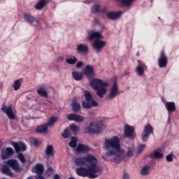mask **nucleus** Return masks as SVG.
Segmentation results:
<instances>
[{
  "mask_svg": "<svg viewBox=\"0 0 179 179\" xmlns=\"http://www.w3.org/2000/svg\"><path fill=\"white\" fill-rule=\"evenodd\" d=\"M32 143L34 146H38V145H40V141L38 140L34 139L32 140Z\"/></svg>",
  "mask_w": 179,
  "mask_h": 179,
  "instance_id": "48",
  "label": "nucleus"
},
{
  "mask_svg": "<svg viewBox=\"0 0 179 179\" xmlns=\"http://www.w3.org/2000/svg\"><path fill=\"white\" fill-rule=\"evenodd\" d=\"M45 153L47 159H49L50 156H54V147L52 145H48Z\"/></svg>",
  "mask_w": 179,
  "mask_h": 179,
  "instance_id": "26",
  "label": "nucleus"
},
{
  "mask_svg": "<svg viewBox=\"0 0 179 179\" xmlns=\"http://www.w3.org/2000/svg\"><path fill=\"white\" fill-rule=\"evenodd\" d=\"M66 62L69 65H75V64L78 62V58H76L75 56H73L71 58L66 59Z\"/></svg>",
  "mask_w": 179,
  "mask_h": 179,
  "instance_id": "37",
  "label": "nucleus"
},
{
  "mask_svg": "<svg viewBox=\"0 0 179 179\" xmlns=\"http://www.w3.org/2000/svg\"><path fill=\"white\" fill-rule=\"evenodd\" d=\"M76 150L77 153L85 154V153H87V152L90 150V148L87 145L78 144Z\"/></svg>",
  "mask_w": 179,
  "mask_h": 179,
  "instance_id": "22",
  "label": "nucleus"
},
{
  "mask_svg": "<svg viewBox=\"0 0 179 179\" xmlns=\"http://www.w3.org/2000/svg\"><path fill=\"white\" fill-rule=\"evenodd\" d=\"M122 12H108L106 14L107 17L111 20H116V19H120Z\"/></svg>",
  "mask_w": 179,
  "mask_h": 179,
  "instance_id": "25",
  "label": "nucleus"
},
{
  "mask_svg": "<svg viewBox=\"0 0 179 179\" xmlns=\"http://www.w3.org/2000/svg\"><path fill=\"white\" fill-rule=\"evenodd\" d=\"M122 179H129V173L124 171L123 176H122Z\"/></svg>",
  "mask_w": 179,
  "mask_h": 179,
  "instance_id": "47",
  "label": "nucleus"
},
{
  "mask_svg": "<svg viewBox=\"0 0 179 179\" xmlns=\"http://www.w3.org/2000/svg\"><path fill=\"white\" fill-rule=\"evenodd\" d=\"M23 16L24 20L29 24H31V26H40V22L31 14L25 13Z\"/></svg>",
  "mask_w": 179,
  "mask_h": 179,
  "instance_id": "10",
  "label": "nucleus"
},
{
  "mask_svg": "<svg viewBox=\"0 0 179 179\" xmlns=\"http://www.w3.org/2000/svg\"><path fill=\"white\" fill-rule=\"evenodd\" d=\"M106 128V125H104L103 123H96L92 122L91 123L89 127H87V131L89 134H100L101 132L102 129H104Z\"/></svg>",
  "mask_w": 179,
  "mask_h": 179,
  "instance_id": "6",
  "label": "nucleus"
},
{
  "mask_svg": "<svg viewBox=\"0 0 179 179\" xmlns=\"http://www.w3.org/2000/svg\"><path fill=\"white\" fill-rule=\"evenodd\" d=\"M17 158L23 164L26 163V158H24V155H23V153L18 154Z\"/></svg>",
  "mask_w": 179,
  "mask_h": 179,
  "instance_id": "43",
  "label": "nucleus"
},
{
  "mask_svg": "<svg viewBox=\"0 0 179 179\" xmlns=\"http://www.w3.org/2000/svg\"><path fill=\"white\" fill-rule=\"evenodd\" d=\"M76 51L78 54H87L89 52V46L80 43L76 46Z\"/></svg>",
  "mask_w": 179,
  "mask_h": 179,
  "instance_id": "19",
  "label": "nucleus"
},
{
  "mask_svg": "<svg viewBox=\"0 0 179 179\" xmlns=\"http://www.w3.org/2000/svg\"><path fill=\"white\" fill-rule=\"evenodd\" d=\"M37 93L39 94V96H41L42 97H44L45 99L48 98V95L47 94V91L43 87H40L37 90Z\"/></svg>",
  "mask_w": 179,
  "mask_h": 179,
  "instance_id": "35",
  "label": "nucleus"
},
{
  "mask_svg": "<svg viewBox=\"0 0 179 179\" xmlns=\"http://www.w3.org/2000/svg\"><path fill=\"white\" fill-rule=\"evenodd\" d=\"M165 107L169 113H173L176 111V103L174 102H167L165 104Z\"/></svg>",
  "mask_w": 179,
  "mask_h": 179,
  "instance_id": "27",
  "label": "nucleus"
},
{
  "mask_svg": "<svg viewBox=\"0 0 179 179\" xmlns=\"http://www.w3.org/2000/svg\"><path fill=\"white\" fill-rule=\"evenodd\" d=\"M83 72L87 79H93L94 78V69H93V66L87 65Z\"/></svg>",
  "mask_w": 179,
  "mask_h": 179,
  "instance_id": "15",
  "label": "nucleus"
},
{
  "mask_svg": "<svg viewBox=\"0 0 179 179\" xmlns=\"http://www.w3.org/2000/svg\"><path fill=\"white\" fill-rule=\"evenodd\" d=\"M105 149L106 155H103V159H107V156L108 157L113 156V162L117 164L125 160V157H134V155H135V148L129 147L127 148L125 155V150L121 149V140L117 136L105 140Z\"/></svg>",
  "mask_w": 179,
  "mask_h": 179,
  "instance_id": "1",
  "label": "nucleus"
},
{
  "mask_svg": "<svg viewBox=\"0 0 179 179\" xmlns=\"http://www.w3.org/2000/svg\"><path fill=\"white\" fill-rule=\"evenodd\" d=\"M62 136L64 139L69 138V136H71V131H69V129H64V132L62 134Z\"/></svg>",
  "mask_w": 179,
  "mask_h": 179,
  "instance_id": "41",
  "label": "nucleus"
},
{
  "mask_svg": "<svg viewBox=\"0 0 179 179\" xmlns=\"http://www.w3.org/2000/svg\"><path fill=\"white\" fill-rule=\"evenodd\" d=\"M72 76L75 79V80H82V79H83V73L73 71Z\"/></svg>",
  "mask_w": 179,
  "mask_h": 179,
  "instance_id": "33",
  "label": "nucleus"
},
{
  "mask_svg": "<svg viewBox=\"0 0 179 179\" xmlns=\"http://www.w3.org/2000/svg\"><path fill=\"white\" fill-rule=\"evenodd\" d=\"M83 65V62H78L76 64V68H82V66Z\"/></svg>",
  "mask_w": 179,
  "mask_h": 179,
  "instance_id": "49",
  "label": "nucleus"
},
{
  "mask_svg": "<svg viewBox=\"0 0 179 179\" xmlns=\"http://www.w3.org/2000/svg\"><path fill=\"white\" fill-rule=\"evenodd\" d=\"M87 167H80L76 170V174L80 177H88L89 178H98L101 176V169L97 164L87 166Z\"/></svg>",
  "mask_w": 179,
  "mask_h": 179,
  "instance_id": "2",
  "label": "nucleus"
},
{
  "mask_svg": "<svg viewBox=\"0 0 179 179\" xmlns=\"http://www.w3.org/2000/svg\"><path fill=\"white\" fill-rule=\"evenodd\" d=\"M12 155H13V149L8 148L1 150V157L3 160H6V159H9Z\"/></svg>",
  "mask_w": 179,
  "mask_h": 179,
  "instance_id": "18",
  "label": "nucleus"
},
{
  "mask_svg": "<svg viewBox=\"0 0 179 179\" xmlns=\"http://www.w3.org/2000/svg\"><path fill=\"white\" fill-rule=\"evenodd\" d=\"M118 84L116 81H115L109 90L108 99H110V100H113V99H115V97H117V95L118 94Z\"/></svg>",
  "mask_w": 179,
  "mask_h": 179,
  "instance_id": "11",
  "label": "nucleus"
},
{
  "mask_svg": "<svg viewBox=\"0 0 179 179\" xmlns=\"http://www.w3.org/2000/svg\"><path fill=\"white\" fill-rule=\"evenodd\" d=\"M145 148H146V145L145 144L139 145L137 148L138 153H142V152H143V149H145Z\"/></svg>",
  "mask_w": 179,
  "mask_h": 179,
  "instance_id": "44",
  "label": "nucleus"
},
{
  "mask_svg": "<svg viewBox=\"0 0 179 179\" xmlns=\"http://www.w3.org/2000/svg\"><path fill=\"white\" fill-rule=\"evenodd\" d=\"M159 68L167 66V57L164 55V51L161 52V57L158 60Z\"/></svg>",
  "mask_w": 179,
  "mask_h": 179,
  "instance_id": "20",
  "label": "nucleus"
},
{
  "mask_svg": "<svg viewBox=\"0 0 179 179\" xmlns=\"http://www.w3.org/2000/svg\"><path fill=\"white\" fill-rule=\"evenodd\" d=\"M163 150L162 149H157L152 153L150 155L151 159H163Z\"/></svg>",
  "mask_w": 179,
  "mask_h": 179,
  "instance_id": "23",
  "label": "nucleus"
},
{
  "mask_svg": "<svg viewBox=\"0 0 179 179\" xmlns=\"http://www.w3.org/2000/svg\"><path fill=\"white\" fill-rule=\"evenodd\" d=\"M152 171V169L150 166H144L141 168V176H149Z\"/></svg>",
  "mask_w": 179,
  "mask_h": 179,
  "instance_id": "30",
  "label": "nucleus"
},
{
  "mask_svg": "<svg viewBox=\"0 0 179 179\" xmlns=\"http://www.w3.org/2000/svg\"><path fill=\"white\" fill-rule=\"evenodd\" d=\"M43 174H39L37 176H36V179H45L44 176H42Z\"/></svg>",
  "mask_w": 179,
  "mask_h": 179,
  "instance_id": "50",
  "label": "nucleus"
},
{
  "mask_svg": "<svg viewBox=\"0 0 179 179\" xmlns=\"http://www.w3.org/2000/svg\"><path fill=\"white\" fill-rule=\"evenodd\" d=\"M138 65L136 68V72L138 76H143L145 75V69H146V64L143 62L138 60Z\"/></svg>",
  "mask_w": 179,
  "mask_h": 179,
  "instance_id": "16",
  "label": "nucleus"
},
{
  "mask_svg": "<svg viewBox=\"0 0 179 179\" xmlns=\"http://www.w3.org/2000/svg\"><path fill=\"white\" fill-rule=\"evenodd\" d=\"M69 128L73 134H77L78 131H79V127L75 124H70Z\"/></svg>",
  "mask_w": 179,
  "mask_h": 179,
  "instance_id": "40",
  "label": "nucleus"
},
{
  "mask_svg": "<svg viewBox=\"0 0 179 179\" xmlns=\"http://www.w3.org/2000/svg\"><path fill=\"white\" fill-rule=\"evenodd\" d=\"M1 110L3 111V113H5V114H6L7 117L10 120H15V113L13 112V109L10 106H6L5 105H3Z\"/></svg>",
  "mask_w": 179,
  "mask_h": 179,
  "instance_id": "13",
  "label": "nucleus"
},
{
  "mask_svg": "<svg viewBox=\"0 0 179 179\" xmlns=\"http://www.w3.org/2000/svg\"><path fill=\"white\" fill-rule=\"evenodd\" d=\"M101 37V33L99 31H91L89 33V40H94V38H100Z\"/></svg>",
  "mask_w": 179,
  "mask_h": 179,
  "instance_id": "31",
  "label": "nucleus"
},
{
  "mask_svg": "<svg viewBox=\"0 0 179 179\" xmlns=\"http://www.w3.org/2000/svg\"><path fill=\"white\" fill-rule=\"evenodd\" d=\"M32 173H35V174L39 175L43 174L44 173V166L41 163L37 164L35 166L32 168Z\"/></svg>",
  "mask_w": 179,
  "mask_h": 179,
  "instance_id": "24",
  "label": "nucleus"
},
{
  "mask_svg": "<svg viewBox=\"0 0 179 179\" xmlns=\"http://www.w3.org/2000/svg\"><path fill=\"white\" fill-rule=\"evenodd\" d=\"M12 145L17 153H19V152H24L27 149L26 144L23 143L22 142L20 143H12Z\"/></svg>",
  "mask_w": 179,
  "mask_h": 179,
  "instance_id": "17",
  "label": "nucleus"
},
{
  "mask_svg": "<svg viewBox=\"0 0 179 179\" xmlns=\"http://www.w3.org/2000/svg\"><path fill=\"white\" fill-rule=\"evenodd\" d=\"M90 86L96 90V95L99 99H103L107 93V87H108V83L106 81H103L101 79H94L90 83Z\"/></svg>",
  "mask_w": 179,
  "mask_h": 179,
  "instance_id": "3",
  "label": "nucleus"
},
{
  "mask_svg": "<svg viewBox=\"0 0 179 179\" xmlns=\"http://www.w3.org/2000/svg\"><path fill=\"white\" fill-rule=\"evenodd\" d=\"M106 47V42L100 39H96L93 43V48L97 53L101 52V49Z\"/></svg>",
  "mask_w": 179,
  "mask_h": 179,
  "instance_id": "14",
  "label": "nucleus"
},
{
  "mask_svg": "<svg viewBox=\"0 0 179 179\" xmlns=\"http://www.w3.org/2000/svg\"><path fill=\"white\" fill-rule=\"evenodd\" d=\"M45 5H47V0H39L35 6V8L38 10H41V9H43Z\"/></svg>",
  "mask_w": 179,
  "mask_h": 179,
  "instance_id": "34",
  "label": "nucleus"
},
{
  "mask_svg": "<svg viewBox=\"0 0 179 179\" xmlns=\"http://www.w3.org/2000/svg\"><path fill=\"white\" fill-rule=\"evenodd\" d=\"M47 131H48V126H47V124H42L38 126L36 129L38 134H45Z\"/></svg>",
  "mask_w": 179,
  "mask_h": 179,
  "instance_id": "32",
  "label": "nucleus"
},
{
  "mask_svg": "<svg viewBox=\"0 0 179 179\" xmlns=\"http://www.w3.org/2000/svg\"><path fill=\"white\" fill-rule=\"evenodd\" d=\"M100 9H101L100 4H94L91 8V12L92 13H97L100 11Z\"/></svg>",
  "mask_w": 179,
  "mask_h": 179,
  "instance_id": "38",
  "label": "nucleus"
},
{
  "mask_svg": "<svg viewBox=\"0 0 179 179\" xmlns=\"http://www.w3.org/2000/svg\"><path fill=\"white\" fill-rule=\"evenodd\" d=\"M93 2V0H86L84 1V3H92Z\"/></svg>",
  "mask_w": 179,
  "mask_h": 179,
  "instance_id": "51",
  "label": "nucleus"
},
{
  "mask_svg": "<svg viewBox=\"0 0 179 179\" xmlns=\"http://www.w3.org/2000/svg\"><path fill=\"white\" fill-rule=\"evenodd\" d=\"M54 173V169L52 167H49L47 170V174L50 177Z\"/></svg>",
  "mask_w": 179,
  "mask_h": 179,
  "instance_id": "46",
  "label": "nucleus"
},
{
  "mask_svg": "<svg viewBox=\"0 0 179 179\" xmlns=\"http://www.w3.org/2000/svg\"><path fill=\"white\" fill-rule=\"evenodd\" d=\"M124 136L126 138H129L130 139H134L136 134H135V127L126 124L124 129Z\"/></svg>",
  "mask_w": 179,
  "mask_h": 179,
  "instance_id": "9",
  "label": "nucleus"
},
{
  "mask_svg": "<svg viewBox=\"0 0 179 179\" xmlns=\"http://www.w3.org/2000/svg\"><path fill=\"white\" fill-rule=\"evenodd\" d=\"M84 97L85 101H83L82 106L83 108H92V107H98L99 103L93 99V96L90 91H85Z\"/></svg>",
  "mask_w": 179,
  "mask_h": 179,
  "instance_id": "5",
  "label": "nucleus"
},
{
  "mask_svg": "<svg viewBox=\"0 0 179 179\" xmlns=\"http://www.w3.org/2000/svg\"><path fill=\"white\" fill-rule=\"evenodd\" d=\"M71 107L74 113H79L80 110V103H79L76 100L72 101Z\"/></svg>",
  "mask_w": 179,
  "mask_h": 179,
  "instance_id": "29",
  "label": "nucleus"
},
{
  "mask_svg": "<svg viewBox=\"0 0 179 179\" xmlns=\"http://www.w3.org/2000/svg\"><path fill=\"white\" fill-rule=\"evenodd\" d=\"M76 166H91L97 164V158L92 155H87L85 157L76 158L74 161Z\"/></svg>",
  "mask_w": 179,
  "mask_h": 179,
  "instance_id": "4",
  "label": "nucleus"
},
{
  "mask_svg": "<svg viewBox=\"0 0 179 179\" xmlns=\"http://www.w3.org/2000/svg\"><path fill=\"white\" fill-rule=\"evenodd\" d=\"M6 164L11 167L15 173H22L23 169L19 165V162L16 159H8L6 162Z\"/></svg>",
  "mask_w": 179,
  "mask_h": 179,
  "instance_id": "7",
  "label": "nucleus"
},
{
  "mask_svg": "<svg viewBox=\"0 0 179 179\" xmlns=\"http://www.w3.org/2000/svg\"><path fill=\"white\" fill-rule=\"evenodd\" d=\"M153 134V127L150 124H148L144 127L141 139L143 142H148L150 134Z\"/></svg>",
  "mask_w": 179,
  "mask_h": 179,
  "instance_id": "8",
  "label": "nucleus"
},
{
  "mask_svg": "<svg viewBox=\"0 0 179 179\" xmlns=\"http://www.w3.org/2000/svg\"><path fill=\"white\" fill-rule=\"evenodd\" d=\"M1 173L2 174H5L6 176H8V177H15V174L12 171H10V168L8 166V165H3L2 168L0 170Z\"/></svg>",
  "mask_w": 179,
  "mask_h": 179,
  "instance_id": "21",
  "label": "nucleus"
},
{
  "mask_svg": "<svg viewBox=\"0 0 179 179\" xmlns=\"http://www.w3.org/2000/svg\"><path fill=\"white\" fill-rule=\"evenodd\" d=\"M70 148L75 149L78 145V138L76 137H71V141L69 143Z\"/></svg>",
  "mask_w": 179,
  "mask_h": 179,
  "instance_id": "36",
  "label": "nucleus"
},
{
  "mask_svg": "<svg viewBox=\"0 0 179 179\" xmlns=\"http://www.w3.org/2000/svg\"><path fill=\"white\" fill-rule=\"evenodd\" d=\"M66 118L69 121H75V122L82 123L85 121V117L80 115L72 113L68 114Z\"/></svg>",
  "mask_w": 179,
  "mask_h": 179,
  "instance_id": "12",
  "label": "nucleus"
},
{
  "mask_svg": "<svg viewBox=\"0 0 179 179\" xmlns=\"http://www.w3.org/2000/svg\"><path fill=\"white\" fill-rule=\"evenodd\" d=\"M69 179H75V178H69Z\"/></svg>",
  "mask_w": 179,
  "mask_h": 179,
  "instance_id": "52",
  "label": "nucleus"
},
{
  "mask_svg": "<svg viewBox=\"0 0 179 179\" xmlns=\"http://www.w3.org/2000/svg\"><path fill=\"white\" fill-rule=\"evenodd\" d=\"M58 121L57 117H52L50 118L48 123L46 124L47 127H52L53 124H55Z\"/></svg>",
  "mask_w": 179,
  "mask_h": 179,
  "instance_id": "39",
  "label": "nucleus"
},
{
  "mask_svg": "<svg viewBox=\"0 0 179 179\" xmlns=\"http://www.w3.org/2000/svg\"><path fill=\"white\" fill-rule=\"evenodd\" d=\"M134 1H135V0H122L121 3L124 6H131Z\"/></svg>",
  "mask_w": 179,
  "mask_h": 179,
  "instance_id": "42",
  "label": "nucleus"
},
{
  "mask_svg": "<svg viewBox=\"0 0 179 179\" xmlns=\"http://www.w3.org/2000/svg\"><path fill=\"white\" fill-rule=\"evenodd\" d=\"M166 159L168 162H173V159H174V155L169 154L166 155Z\"/></svg>",
  "mask_w": 179,
  "mask_h": 179,
  "instance_id": "45",
  "label": "nucleus"
},
{
  "mask_svg": "<svg viewBox=\"0 0 179 179\" xmlns=\"http://www.w3.org/2000/svg\"><path fill=\"white\" fill-rule=\"evenodd\" d=\"M22 82H23V79L22 78H20V79L15 80L14 81L13 85V90L15 91L19 90V89H20V87L22 86Z\"/></svg>",
  "mask_w": 179,
  "mask_h": 179,
  "instance_id": "28",
  "label": "nucleus"
}]
</instances>
